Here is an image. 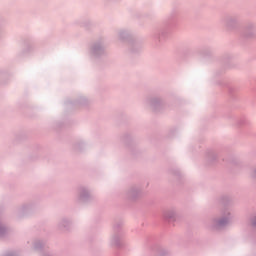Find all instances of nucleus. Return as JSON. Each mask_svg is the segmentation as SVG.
Instances as JSON below:
<instances>
[{
	"label": "nucleus",
	"instance_id": "nucleus-5",
	"mask_svg": "<svg viewBox=\"0 0 256 256\" xmlns=\"http://www.w3.org/2000/svg\"><path fill=\"white\" fill-rule=\"evenodd\" d=\"M162 101L159 98H154L151 100L150 105L154 109H159V105H161Z\"/></svg>",
	"mask_w": 256,
	"mask_h": 256
},
{
	"label": "nucleus",
	"instance_id": "nucleus-2",
	"mask_svg": "<svg viewBox=\"0 0 256 256\" xmlns=\"http://www.w3.org/2000/svg\"><path fill=\"white\" fill-rule=\"evenodd\" d=\"M124 243L125 242H124L123 234H114L111 237V244L116 249H121V247H123Z\"/></svg>",
	"mask_w": 256,
	"mask_h": 256
},
{
	"label": "nucleus",
	"instance_id": "nucleus-9",
	"mask_svg": "<svg viewBox=\"0 0 256 256\" xmlns=\"http://www.w3.org/2000/svg\"><path fill=\"white\" fill-rule=\"evenodd\" d=\"M7 232V226L5 224L0 223V235Z\"/></svg>",
	"mask_w": 256,
	"mask_h": 256
},
{
	"label": "nucleus",
	"instance_id": "nucleus-8",
	"mask_svg": "<svg viewBox=\"0 0 256 256\" xmlns=\"http://www.w3.org/2000/svg\"><path fill=\"white\" fill-rule=\"evenodd\" d=\"M250 225L256 229V215L250 218Z\"/></svg>",
	"mask_w": 256,
	"mask_h": 256
},
{
	"label": "nucleus",
	"instance_id": "nucleus-4",
	"mask_svg": "<svg viewBox=\"0 0 256 256\" xmlns=\"http://www.w3.org/2000/svg\"><path fill=\"white\" fill-rule=\"evenodd\" d=\"M127 195L130 199H137L139 197V190L136 187H132L128 190Z\"/></svg>",
	"mask_w": 256,
	"mask_h": 256
},
{
	"label": "nucleus",
	"instance_id": "nucleus-1",
	"mask_svg": "<svg viewBox=\"0 0 256 256\" xmlns=\"http://www.w3.org/2000/svg\"><path fill=\"white\" fill-rule=\"evenodd\" d=\"M233 221V213L229 209H225L222 212V216L220 218H213L211 221V229L214 231H221L224 227L231 225Z\"/></svg>",
	"mask_w": 256,
	"mask_h": 256
},
{
	"label": "nucleus",
	"instance_id": "nucleus-6",
	"mask_svg": "<svg viewBox=\"0 0 256 256\" xmlns=\"http://www.w3.org/2000/svg\"><path fill=\"white\" fill-rule=\"evenodd\" d=\"M60 227L62 229H69V227H71V221L67 220V219H63L60 222Z\"/></svg>",
	"mask_w": 256,
	"mask_h": 256
},
{
	"label": "nucleus",
	"instance_id": "nucleus-3",
	"mask_svg": "<svg viewBox=\"0 0 256 256\" xmlns=\"http://www.w3.org/2000/svg\"><path fill=\"white\" fill-rule=\"evenodd\" d=\"M164 217L168 221H176L177 219H179V212H177V210L175 209H171L164 213Z\"/></svg>",
	"mask_w": 256,
	"mask_h": 256
},
{
	"label": "nucleus",
	"instance_id": "nucleus-10",
	"mask_svg": "<svg viewBox=\"0 0 256 256\" xmlns=\"http://www.w3.org/2000/svg\"><path fill=\"white\" fill-rule=\"evenodd\" d=\"M207 155H208L209 161L215 160V157H216L215 153L208 152Z\"/></svg>",
	"mask_w": 256,
	"mask_h": 256
},
{
	"label": "nucleus",
	"instance_id": "nucleus-7",
	"mask_svg": "<svg viewBox=\"0 0 256 256\" xmlns=\"http://www.w3.org/2000/svg\"><path fill=\"white\" fill-rule=\"evenodd\" d=\"M89 197H91V193H89V191H83L80 194L81 201H86Z\"/></svg>",
	"mask_w": 256,
	"mask_h": 256
}]
</instances>
